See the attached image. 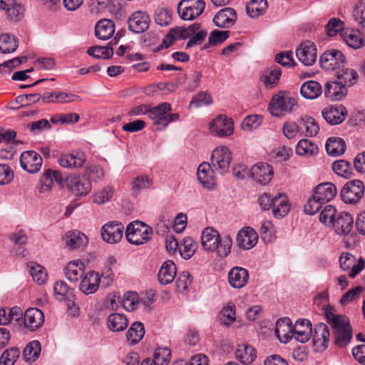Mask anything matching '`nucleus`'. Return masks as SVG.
Masks as SVG:
<instances>
[{
    "mask_svg": "<svg viewBox=\"0 0 365 365\" xmlns=\"http://www.w3.org/2000/svg\"><path fill=\"white\" fill-rule=\"evenodd\" d=\"M153 235V228L139 220L130 222L125 230L127 240L135 245L147 243L152 239Z\"/></svg>",
    "mask_w": 365,
    "mask_h": 365,
    "instance_id": "nucleus-1",
    "label": "nucleus"
},
{
    "mask_svg": "<svg viewBox=\"0 0 365 365\" xmlns=\"http://www.w3.org/2000/svg\"><path fill=\"white\" fill-rule=\"evenodd\" d=\"M171 110V105L168 103H162L150 108L149 118L158 125V130H163L170 123L178 120V113H168Z\"/></svg>",
    "mask_w": 365,
    "mask_h": 365,
    "instance_id": "nucleus-2",
    "label": "nucleus"
},
{
    "mask_svg": "<svg viewBox=\"0 0 365 365\" xmlns=\"http://www.w3.org/2000/svg\"><path fill=\"white\" fill-rule=\"evenodd\" d=\"M296 106L297 101L294 98L289 94L279 92L273 96L269 105V110L272 115L278 117L292 113Z\"/></svg>",
    "mask_w": 365,
    "mask_h": 365,
    "instance_id": "nucleus-3",
    "label": "nucleus"
},
{
    "mask_svg": "<svg viewBox=\"0 0 365 365\" xmlns=\"http://www.w3.org/2000/svg\"><path fill=\"white\" fill-rule=\"evenodd\" d=\"M364 190V184L361 180H351L343 186L340 191V197L346 204H355L362 198Z\"/></svg>",
    "mask_w": 365,
    "mask_h": 365,
    "instance_id": "nucleus-4",
    "label": "nucleus"
},
{
    "mask_svg": "<svg viewBox=\"0 0 365 365\" xmlns=\"http://www.w3.org/2000/svg\"><path fill=\"white\" fill-rule=\"evenodd\" d=\"M203 0H181L178 5V12L184 21H192L199 16L205 10Z\"/></svg>",
    "mask_w": 365,
    "mask_h": 365,
    "instance_id": "nucleus-5",
    "label": "nucleus"
},
{
    "mask_svg": "<svg viewBox=\"0 0 365 365\" xmlns=\"http://www.w3.org/2000/svg\"><path fill=\"white\" fill-rule=\"evenodd\" d=\"M232 160L231 152L226 146L216 148L212 153L210 165L220 174L226 173Z\"/></svg>",
    "mask_w": 365,
    "mask_h": 365,
    "instance_id": "nucleus-6",
    "label": "nucleus"
},
{
    "mask_svg": "<svg viewBox=\"0 0 365 365\" xmlns=\"http://www.w3.org/2000/svg\"><path fill=\"white\" fill-rule=\"evenodd\" d=\"M324 310L327 322L331 326L333 334L344 330H353L350 321L346 316L335 314L334 308L330 306H327L324 308Z\"/></svg>",
    "mask_w": 365,
    "mask_h": 365,
    "instance_id": "nucleus-7",
    "label": "nucleus"
},
{
    "mask_svg": "<svg viewBox=\"0 0 365 365\" xmlns=\"http://www.w3.org/2000/svg\"><path fill=\"white\" fill-rule=\"evenodd\" d=\"M65 183L76 196L86 195L91 190V182L86 175H69L66 178Z\"/></svg>",
    "mask_w": 365,
    "mask_h": 365,
    "instance_id": "nucleus-8",
    "label": "nucleus"
},
{
    "mask_svg": "<svg viewBox=\"0 0 365 365\" xmlns=\"http://www.w3.org/2000/svg\"><path fill=\"white\" fill-rule=\"evenodd\" d=\"M346 58L341 51L337 49H329L322 53L319 58L322 68L326 71H332L343 67Z\"/></svg>",
    "mask_w": 365,
    "mask_h": 365,
    "instance_id": "nucleus-9",
    "label": "nucleus"
},
{
    "mask_svg": "<svg viewBox=\"0 0 365 365\" xmlns=\"http://www.w3.org/2000/svg\"><path fill=\"white\" fill-rule=\"evenodd\" d=\"M124 226L120 222H110L101 228L102 239L109 244H115L123 237Z\"/></svg>",
    "mask_w": 365,
    "mask_h": 365,
    "instance_id": "nucleus-10",
    "label": "nucleus"
},
{
    "mask_svg": "<svg viewBox=\"0 0 365 365\" xmlns=\"http://www.w3.org/2000/svg\"><path fill=\"white\" fill-rule=\"evenodd\" d=\"M250 175L256 182L265 185L272 180L274 171L272 167L269 164L259 163L252 167Z\"/></svg>",
    "mask_w": 365,
    "mask_h": 365,
    "instance_id": "nucleus-11",
    "label": "nucleus"
},
{
    "mask_svg": "<svg viewBox=\"0 0 365 365\" xmlns=\"http://www.w3.org/2000/svg\"><path fill=\"white\" fill-rule=\"evenodd\" d=\"M42 163V158L34 150L24 151L20 156L21 168L30 173H37L40 170Z\"/></svg>",
    "mask_w": 365,
    "mask_h": 365,
    "instance_id": "nucleus-12",
    "label": "nucleus"
},
{
    "mask_svg": "<svg viewBox=\"0 0 365 365\" xmlns=\"http://www.w3.org/2000/svg\"><path fill=\"white\" fill-rule=\"evenodd\" d=\"M86 161V157L81 150H73L71 153H62L58 158V164L65 168H81Z\"/></svg>",
    "mask_w": 365,
    "mask_h": 365,
    "instance_id": "nucleus-13",
    "label": "nucleus"
},
{
    "mask_svg": "<svg viewBox=\"0 0 365 365\" xmlns=\"http://www.w3.org/2000/svg\"><path fill=\"white\" fill-rule=\"evenodd\" d=\"M296 56L304 65L307 66L313 65L317 57L315 44L309 41L302 43L296 49Z\"/></svg>",
    "mask_w": 365,
    "mask_h": 365,
    "instance_id": "nucleus-14",
    "label": "nucleus"
},
{
    "mask_svg": "<svg viewBox=\"0 0 365 365\" xmlns=\"http://www.w3.org/2000/svg\"><path fill=\"white\" fill-rule=\"evenodd\" d=\"M129 30L135 34H140L149 28L150 17L146 12L138 11L133 12L128 20Z\"/></svg>",
    "mask_w": 365,
    "mask_h": 365,
    "instance_id": "nucleus-15",
    "label": "nucleus"
},
{
    "mask_svg": "<svg viewBox=\"0 0 365 365\" xmlns=\"http://www.w3.org/2000/svg\"><path fill=\"white\" fill-rule=\"evenodd\" d=\"M330 332L327 324L317 323L314 325L312 343L316 350L322 351L328 347Z\"/></svg>",
    "mask_w": 365,
    "mask_h": 365,
    "instance_id": "nucleus-16",
    "label": "nucleus"
},
{
    "mask_svg": "<svg viewBox=\"0 0 365 365\" xmlns=\"http://www.w3.org/2000/svg\"><path fill=\"white\" fill-rule=\"evenodd\" d=\"M340 267L344 270H349L351 269L349 276L354 278L365 266V260L361 257L356 262V258L354 255L349 253H344L339 258Z\"/></svg>",
    "mask_w": 365,
    "mask_h": 365,
    "instance_id": "nucleus-17",
    "label": "nucleus"
},
{
    "mask_svg": "<svg viewBox=\"0 0 365 365\" xmlns=\"http://www.w3.org/2000/svg\"><path fill=\"white\" fill-rule=\"evenodd\" d=\"M323 118L330 125L341 123L346 118L347 110L342 105L327 107L322 112Z\"/></svg>",
    "mask_w": 365,
    "mask_h": 365,
    "instance_id": "nucleus-18",
    "label": "nucleus"
},
{
    "mask_svg": "<svg viewBox=\"0 0 365 365\" xmlns=\"http://www.w3.org/2000/svg\"><path fill=\"white\" fill-rule=\"evenodd\" d=\"M353 225L354 218L351 215L347 212H340L331 225L336 234L346 236L352 230Z\"/></svg>",
    "mask_w": 365,
    "mask_h": 365,
    "instance_id": "nucleus-19",
    "label": "nucleus"
},
{
    "mask_svg": "<svg viewBox=\"0 0 365 365\" xmlns=\"http://www.w3.org/2000/svg\"><path fill=\"white\" fill-rule=\"evenodd\" d=\"M258 235L251 227H247L240 230L236 237L237 246L242 250H250L257 242Z\"/></svg>",
    "mask_w": 365,
    "mask_h": 365,
    "instance_id": "nucleus-20",
    "label": "nucleus"
},
{
    "mask_svg": "<svg viewBox=\"0 0 365 365\" xmlns=\"http://www.w3.org/2000/svg\"><path fill=\"white\" fill-rule=\"evenodd\" d=\"M210 130L220 137H225L233 133L232 121L225 115H219L210 123Z\"/></svg>",
    "mask_w": 365,
    "mask_h": 365,
    "instance_id": "nucleus-21",
    "label": "nucleus"
},
{
    "mask_svg": "<svg viewBox=\"0 0 365 365\" xmlns=\"http://www.w3.org/2000/svg\"><path fill=\"white\" fill-rule=\"evenodd\" d=\"M312 327L309 320L303 319L296 322L292 330V337L300 342L305 343L312 336Z\"/></svg>",
    "mask_w": 365,
    "mask_h": 365,
    "instance_id": "nucleus-22",
    "label": "nucleus"
},
{
    "mask_svg": "<svg viewBox=\"0 0 365 365\" xmlns=\"http://www.w3.org/2000/svg\"><path fill=\"white\" fill-rule=\"evenodd\" d=\"M101 277L98 273L90 271L84 273L79 284V289L85 294L95 293L99 287Z\"/></svg>",
    "mask_w": 365,
    "mask_h": 365,
    "instance_id": "nucleus-23",
    "label": "nucleus"
},
{
    "mask_svg": "<svg viewBox=\"0 0 365 365\" xmlns=\"http://www.w3.org/2000/svg\"><path fill=\"white\" fill-rule=\"evenodd\" d=\"M220 242V235L216 230L210 227L204 229L201 236V244L206 251L213 252L216 250Z\"/></svg>",
    "mask_w": 365,
    "mask_h": 365,
    "instance_id": "nucleus-24",
    "label": "nucleus"
},
{
    "mask_svg": "<svg viewBox=\"0 0 365 365\" xmlns=\"http://www.w3.org/2000/svg\"><path fill=\"white\" fill-rule=\"evenodd\" d=\"M237 20V13L235 9L226 7L218 11L213 18L215 25L219 28H230Z\"/></svg>",
    "mask_w": 365,
    "mask_h": 365,
    "instance_id": "nucleus-25",
    "label": "nucleus"
},
{
    "mask_svg": "<svg viewBox=\"0 0 365 365\" xmlns=\"http://www.w3.org/2000/svg\"><path fill=\"white\" fill-rule=\"evenodd\" d=\"M324 94L327 98L332 101H341L346 96L347 89L338 81H331L324 85Z\"/></svg>",
    "mask_w": 365,
    "mask_h": 365,
    "instance_id": "nucleus-26",
    "label": "nucleus"
},
{
    "mask_svg": "<svg viewBox=\"0 0 365 365\" xmlns=\"http://www.w3.org/2000/svg\"><path fill=\"white\" fill-rule=\"evenodd\" d=\"M44 322V314L43 312L36 307L28 309L24 314L25 327L31 331L38 329Z\"/></svg>",
    "mask_w": 365,
    "mask_h": 365,
    "instance_id": "nucleus-27",
    "label": "nucleus"
},
{
    "mask_svg": "<svg viewBox=\"0 0 365 365\" xmlns=\"http://www.w3.org/2000/svg\"><path fill=\"white\" fill-rule=\"evenodd\" d=\"M293 326L289 318L279 319L276 322L275 335L282 343H287L292 338Z\"/></svg>",
    "mask_w": 365,
    "mask_h": 365,
    "instance_id": "nucleus-28",
    "label": "nucleus"
},
{
    "mask_svg": "<svg viewBox=\"0 0 365 365\" xmlns=\"http://www.w3.org/2000/svg\"><path fill=\"white\" fill-rule=\"evenodd\" d=\"M248 279V271L241 267H234L228 273L229 283L235 289H240L245 287L247 283Z\"/></svg>",
    "mask_w": 365,
    "mask_h": 365,
    "instance_id": "nucleus-29",
    "label": "nucleus"
},
{
    "mask_svg": "<svg viewBox=\"0 0 365 365\" xmlns=\"http://www.w3.org/2000/svg\"><path fill=\"white\" fill-rule=\"evenodd\" d=\"M65 179L62 173L58 170H53L51 169H47L43 174L42 179L40 180L41 184L38 187L40 192H44L51 189L53 181L61 184Z\"/></svg>",
    "mask_w": 365,
    "mask_h": 365,
    "instance_id": "nucleus-30",
    "label": "nucleus"
},
{
    "mask_svg": "<svg viewBox=\"0 0 365 365\" xmlns=\"http://www.w3.org/2000/svg\"><path fill=\"white\" fill-rule=\"evenodd\" d=\"M337 189L335 185L331 182H322L316 186L314 192L317 199L321 200L324 204L331 200L336 195Z\"/></svg>",
    "mask_w": 365,
    "mask_h": 365,
    "instance_id": "nucleus-31",
    "label": "nucleus"
},
{
    "mask_svg": "<svg viewBox=\"0 0 365 365\" xmlns=\"http://www.w3.org/2000/svg\"><path fill=\"white\" fill-rule=\"evenodd\" d=\"M272 213L276 218H282L286 216L290 209L288 197L284 193H279L272 198Z\"/></svg>",
    "mask_w": 365,
    "mask_h": 365,
    "instance_id": "nucleus-32",
    "label": "nucleus"
},
{
    "mask_svg": "<svg viewBox=\"0 0 365 365\" xmlns=\"http://www.w3.org/2000/svg\"><path fill=\"white\" fill-rule=\"evenodd\" d=\"M214 170L209 163H202L199 165L197 172V179L205 187L210 189L215 185Z\"/></svg>",
    "mask_w": 365,
    "mask_h": 365,
    "instance_id": "nucleus-33",
    "label": "nucleus"
},
{
    "mask_svg": "<svg viewBox=\"0 0 365 365\" xmlns=\"http://www.w3.org/2000/svg\"><path fill=\"white\" fill-rule=\"evenodd\" d=\"M83 262L81 261H71L64 268V274L66 277L73 283H77L81 279L85 272L83 269Z\"/></svg>",
    "mask_w": 365,
    "mask_h": 365,
    "instance_id": "nucleus-34",
    "label": "nucleus"
},
{
    "mask_svg": "<svg viewBox=\"0 0 365 365\" xmlns=\"http://www.w3.org/2000/svg\"><path fill=\"white\" fill-rule=\"evenodd\" d=\"M176 265L171 260H167L162 264L158 274V281L161 284L171 283L176 276Z\"/></svg>",
    "mask_w": 365,
    "mask_h": 365,
    "instance_id": "nucleus-35",
    "label": "nucleus"
},
{
    "mask_svg": "<svg viewBox=\"0 0 365 365\" xmlns=\"http://www.w3.org/2000/svg\"><path fill=\"white\" fill-rule=\"evenodd\" d=\"M115 32V25L110 19H101L97 22L95 27V35L101 40H108Z\"/></svg>",
    "mask_w": 365,
    "mask_h": 365,
    "instance_id": "nucleus-36",
    "label": "nucleus"
},
{
    "mask_svg": "<svg viewBox=\"0 0 365 365\" xmlns=\"http://www.w3.org/2000/svg\"><path fill=\"white\" fill-rule=\"evenodd\" d=\"M300 93L305 98L314 99L322 94V89L317 81H307L302 85Z\"/></svg>",
    "mask_w": 365,
    "mask_h": 365,
    "instance_id": "nucleus-37",
    "label": "nucleus"
},
{
    "mask_svg": "<svg viewBox=\"0 0 365 365\" xmlns=\"http://www.w3.org/2000/svg\"><path fill=\"white\" fill-rule=\"evenodd\" d=\"M66 242L70 249L76 250L86 245L88 243V238L80 231H69L66 235Z\"/></svg>",
    "mask_w": 365,
    "mask_h": 365,
    "instance_id": "nucleus-38",
    "label": "nucleus"
},
{
    "mask_svg": "<svg viewBox=\"0 0 365 365\" xmlns=\"http://www.w3.org/2000/svg\"><path fill=\"white\" fill-rule=\"evenodd\" d=\"M19 46V39L14 35L2 34L0 35V53L8 54L14 52Z\"/></svg>",
    "mask_w": 365,
    "mask_h": 365,
    "instance_id": "nucleus-39",
    "label": "nucleus"
},
{
    "mask_svg": "<svg viewBox=\"0 0 365 365\" xmlns=\"http://www.w3.org/2000/svg\"><path fill=\"white\" fill-rule=\"evenodd\" d=\"M107 324L112 331H120L128 325V321L125 315L119 313H113L107 318Z\"/></svg>",
    "mask_w": 365,
    "mask_h": 365,
    "instance_id": "nucleus-40",
    "label": "nucleus"
},
{
    "mask_svg": "<svg viewBox=\"0 0 365 365\" xmlns=\"http://www.w3.org/2000/svg\"><path fill=\"white\" fill-rule=\"evenodd\" d=\"M145 329L143 323L140 322H133L126 333V338L129 344H136L143 337Z\"/></svg>",
    "mask_w": 365,
    "mask_h": 365,
    "instance_id": "nucleus-41",
    "label": "nucleus"
},
{
    "mask_svg": "<svg viewBox=\"0 0 365 365\" xmlns=\"http://www.w3.org/2000/svg\"><path fill=\"white\" fill-rule=\"evenodd\" d=\"M236 358L243 364H249L256 358L255 349L248 345H239L235 351Z\"/></svg>",
    "mask_w": 365,
    "mask_h": 365,
    "instance_id": "nucleus-42",
    "label": "nucleus"
},
{
    "mask_svg": "<svg viewBox=\"0 0 365 365\" xmlns=\"http://www.w3.org/2000/svg\"><path fill=\"white\" fill-rule=\"evenodd\" d=\"M325 147L328 155L331 156L341 155L346 150L345 142L340 138H329Z\"/></svg>",
    "mask_w": 365,
    "mask_h": 365,
    "instance_id": "nucleus-43",
    "label": "nucleus"
},
{
    "mask_svg": "<svg viewBox=\"0 0 365 365\" xmlns=\"http://www.w3.org/2000/svg\"><path fill=\"white\" fill-rule=\"evenodd\" d=\"M54 295L59 300L72 301L74 297L73 292L68 284L63 281L56 282L53 287Z\"/></svg>",
    "mask_w": 365,
    "mask_h": 365,
    "instance_id": "nucleus-44",
    "label": "nucleus"
},
{
    "mask_svg": "<svg viewBox=\"0 0 365 365\" xmlns=\"http://www.w3.org/2000/svg\"><path fill=\"white\" fill-rule=\"evenodd\" d=\"M281 75V68L278 66H274L272 68L267 69L261 77V79L267 88H271L278 83Z\"/></svg>",
    "mask_w": 365,
    "mask_h": 365,
    "instance_id": "nucleus-45",
    "label": "nucleus"
},
{
    "mask_svg": "<svg viewBox=\"0 0 365 365\" xmlns=\"http://www.w3.org/2000/svg\"><path fill=\"white\" fill-rule=\"evenodd\" d=\"M267 6L266 0H251L246 6L247 13L251 18L258 17L264 14Z\"/></svg>",
    "mask_w": 365,
    "mask_h": 365,
    "instance_id": "nucleus-46",
    "label": "nucleus"
},
{
    "mask_svg": "<svg viewBox=\"0 0 365 365\" xmlns=\"http://www.w3.org/2000/svg\"><path fill=\"white\" fill-rule=\"evenodd\" d=\"M337 81L346 86L355 84L358 79V73L355 70L346 68L337 73Z\"/></svg>",
    "mask_w": 365,
    "mask_h": 365,
    "instance_id": "nucleus-47",
    "label": "nucleus"
},
{
    "mask_svg": "<svg viewBox=\"0 0 365 365\" xmlns=\"http://www.w3.org/2000/svg\"><path fill=\"white\" fill-rule=\"evenodd\" d=\"M318 152V147L307 139L300 140L296 146V153L299 155H314Z\"/></svg>",
    "mask_w": 365,
    "mask_h": 365,
    "instance_id": "nucleus-48",
    "label": "nucleus"
},
{
    "mask_svg": "<svg viewBox=\"0 0 365 365\" xmlns=\"http://www.w3.org/2000/svg\"><path fill=\"white\" fill-rule=\"evenodd\" d=\"M299 128L302 132L305 130L306 135L310 137L316 135L319 130V125L312 117L302 118L299 120Z\"/></svg>",
    "mask_w": 365,
    "mask_h": 365,
    "instance_id": "nucleus-49",
    "label": "nucleus"
},
{
    "mask_svg": "<svg viewBox=\"0 0 365 365\" xmlns=\"http://www.w3.org/2000/svg\"><path fill=\"white\" fill-rule=\"evenodd\" d=\"M87 53L96 58L109 59L113 55V48L110 46H91L88 48Z\"/></svg>",
    "mask_w": 365,
    "mask_h": 365,
    "instance_id": "nucleus-50",
    "label": "nucleus"
},
{
    "mask_svg": "<svg viewBox=\"0 0 365 365\" xmlns=\"http://www.w3.org/2000/svg\"><path fill=\"white\" fill-rule=\"evenodd\" d=\"M197 247V244L192 238L186 237L179 247V250L181 256L184 259H187L195 254Z\"/></svg>",
    "mask_w": 365,
    "mask_h": 365,
    "instance_id": "nucleus-51",
    "label": "nucleus"
},
{
    "mask_svg": "<svg viewBox=\"0 0 365 365\" xmlns=\"http://www.w3.org/2000/svg\"><path fill=\"white\" fill-rule=\"evenodd\" d=\"M29 267L33 279L39 285L44 284L47 280V273L44 267L33 262L30 263Z\"/></svg>",
    "mask_w": 365,
    "mask_h": 365,
    "instance_id": "nucleus-52",
    "label": "nucleus"
},
{
    "mask_svg": "<svg viewBox=\"0 0 365 365\" xmlns=\"http://www.w3.org/2000/svg\"><path fill=\"white\" fill-rule=\"evenodd\" d=\"M334 172L339 176L349 178L351 175V164L344 160H339L332 164Z\"/></svg>",
    "mask_w": 365,
    "mask_h": 365,
    "instance_id": "nucleus-53",
    "label": "nucleus"
},
{
    "mask_svg": "<svg viewBox=\"0 0 365 365\" xmlns=\"http://www.w3.org/2000/svg\"><path fill=\"white\" fill-rule=\"evenodd\" d=\"M41 351V344L38 341L29 343L23 351V356L26 361H36Z\"/></svg>",
    "mask_w": 365,
    "mask_h": 365,
    "instance_id": "nucleus-54",
    "label": "nucleus"
},
{
    "mask_svg": "<svg viewBox=\"0 0 365 365\" xmlns=\"http://www.w3.org/2000/svg\"><path fill=\"white\" fill-rule=\"evenodd\" d=\"M170 356L171 351L168 348H158L153 353V362L154 365H168Z\"/></svg>",
    "mask_w": 365,
    "mask_h": 365,
    "instance_id": "nucleus-55",
    "label": "nucleus"
},
{
    "mask_svg": "<svg viewBox=\"0 0 365 365\" xmlns=\"http://www.w3.org/2000/svg\"><path fill=\"white\" fill-rule=\"evenodd\" d=\"M337 215L338 212L336 207L331 205H327L321 212L319 220L327 226L331 225Z\"/></svg>",
    "mask_w": 365,
    "mask_h": 365,
    "instance_id": "nucleus-56",
    "label": "nucleus"
},
{
    "mask_svg": "<svg viewBox=\"0 0 365 365\" xmlns=\"http://www.w3.org/2000/svg\"><path fill=\"white\" fill-rule=\"evenodd\" d=\"M220 319L226 326L230 325L236 321L235 305L234 303L229 302L227 307L222 309Z\"/></svg>",
    "mask_w": 365,
    "mask_h": 365,
    "instance_id": "nucleus-57",
    "label": "nucleus"
},
{
    "mask_svg": "<svg viewBox=\"0 0 365 365\" xmlns=\"http://www.w3.org/2000/svg\"><path fill=\"white\" fill-rule=\"evenodd\" d=\"M334 338V344L339 348L346 347L352 339L353 330H344L338 333L333 334Z\"/></svg>",
    "mask_w": 365,
    "mask_h": 365,
    "instance_id": "nucleus-58",
    "label": "nucleus"
},
{
    "mask_svg": "<svg viewBox=\"0 0 365 365\" xmlns=\"http://www.w3.org/2000/svg\"><path fill=\"white\" fill-rule=\"evenodd\" d=\"M19 354L20 351L16 347L6 349L0 357V363L1 365H13Z\"/></svg>",
    "mask_w": 365,
    "mask_h": 365,
    "instance_id": "nucleus-59",
    "label": "nucleus"
},
{
    "mask_svg": "<svg viewBox=\"0 0 365 365\" xmlns=\"http://www.w3.org/2000/svg\"><path fill=\"white\" fill-rule=\"evenodd\" d=\"M152 180L147 175H139L135 178L132 185L133 193L138 195L140 190L150 187Z\"/></svg>",
    "mask_w": 365,
    "mask_h": 365,
    "instance_id": "nucleus-60",
    "label": "nucleus"
},
{
    "mask_svg": "<svg viewBox=\"0 0 365 365\" xmlns=\"http://www.w3.org/2000/svg\"><path fill=\"white\" fill-rule=\"evenodd\" d=\"M4 11H6V14L9 19L16 21L20 20L23 17L24 8L21 5L16 4L14 1V4L8 6V8L5 9Z\"/></svg>",
    "mask_w": 365,
    "mask_h": 365,
    "instance_id": "nucleus-61",
    "label": "nucleus"
},
{
    "mask_svg": "<svg viewBox=\"0 0 365 365\" xmlns=\"http://www.w3.org/2000/svg\"><path fill=\"white\" fill-rule=\"evenodd\" d=\"M212 98L207 92L200 91L194 96L190 103V106L200 107L205 105H210Z\"/></svg>",
    "mask_w": 365,
    "mask_h": 365,
    "instance_id": "nucleus-62",
    "label": "nucleus"
},
{
    "mask_svg": "<svg viewBox=\"0 0 365 365\" xmlns=\"http://www.w3.org/2000/svg\"><path fill=\"white\" fill-rule=\"evenodd\" d=\"M230 36L229 31L214 30L209 36V45L217 46L225 41Z\"/></svg>",
    "mask_w": 365,
    "mask_h": 365,
    "instance_id": "nucleus-63",
    "label": "nucleus"
},
{
    "mask_svg": "<svg viewBox=\"0 0 365 365\" xmlns=\"http://www.w3.org/2000/svg\"><path fill=\"white\" fill-rule=\"evenodd\" d=\"M171 20L172 14L169 10L163 8L156 10L155 21L158 24L162 26H166L170 23Z\"/></svg>",
    "mask_w": 365,
    "mask_h": 365,
    "instance_id": "nucleus-64",
    "label": "nucleus"
}]
</instances>
